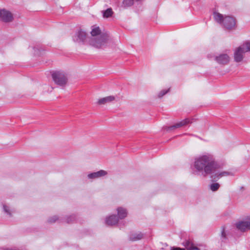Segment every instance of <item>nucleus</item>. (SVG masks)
I'll list each match as a JSON object with an SVG mask.
<instances>
[{
	"mask_svg": "<svg viewBox=\"0 0 250 250\" xmlns=\"http://www.w3.org/2000/svg\"><path fill=\"white\" fill-rule=\"evenodd\" d=\"M192 173L195 175L207 177L210 175L213 181L231 175L228 171L216 172V164L213 156L210 154H206L196 157L191 166Z\"/></svg>",
	"mask_w": 250,
	"mask_h": 250,
	"instance_id": "nucleus-1",
	"label": "nucleus"
},
{
	"mask_svg": "<svg viewBox=\"0 0 250 250\" xmlns=\"http://www.w3.org/2000/svg\"><path fill=\"white\" fill-rule=\"evenodd\" d=\"M91 34L92 37L89 38L88 44L98 48L104 46L109 38L107 34H102L100 27L96 25L91 27Z\"/></svg>",
	"mask_w": 250,
	"mask_h": 250,
	"instance_id": "nucleus-2",
	"label": "nucleus"
},
{
	"mask_svg": "<svg viewBox=\"0 0 250 250\" xmlns=\"http://www.w3.org/2000/svg\"><path fill=\"white\" fill-rule=\"evenodd\" d=\"M213 17L216 22L222 24L226 29H232L235 25V20L232 17H224L223 15L214 12L213 13Z\"/></svg>",
	"mask_w": 250,
	"mask_h": 250,
	"instance_id": "nucleus-3",
	"label": "nucleus"
},
{
	"mask_svg": "<svg viewBox=\"0 0 250 250\" xmlns=\"http://www.w3.org/2000/svg\"><path fill=\"white\" fill-rule=\"evenodd\" d=\"M89 40L87 33L81 27L77 28L72 35L73 41L79 45L88 44Z\"/></svg>",
	"mask_w": 250,
	"mask_h": 250,
	"instance_id": "nucleus-4",
	"label": "nucleus"
},
{
	"mask_svg": "<svg viewBox=\"0 0 250 250\" xmlns=\"http://www.w3.org/2000/svg\"><path fill=\"white\" fill-rule=\"evenodd\" d=\"M191 121L189 118H186L185 120L176 123L174 125L170 126H166L164 127V129L167 131H168L171 130H173L177 128H179L182 126L186 125H187L191 123Z\"/></svg>",
	"mask_w": 250,
	"mask_h": 250,
	"instance_id": "nucleus-5",
	"label": "nucleus"
},
{
	"mask_svg": "<svg viewBox=\"0 0 250 250\" xmlns=\"http://www.w3.org/2000/svg\"><path fill=\"white\" fill-rule=\"evenodd\" d=\"M13 19L12 13L4 9L0 11V20L5 22H9Z\"/></svg>",
	"mask_w": 250,
	"mask_h": 250,
	"instance_id": "nucleus-6",
	"label": "nucleus"
},
{
	"mask_svg": "<svg viewBox=\"0 0 250 250\" xmlns=\"http://www.w3.org/2000/svg\"><path fill=\"white\" fill-rule=\"evenodd\" d=\"M51 75L53 80L56 84L61 86H62V72L53 71Z\"/></svg>",
	"mask_w": 250,
	"mask_h": 250,
	"instance_id": "nucleus-7",
	"label": "nucleus"
},
{
	"mask_svg": "<svg viewBox=\"0 0 250 250\" xmlns=\"http://www.w3.org/2000/svg\"><path fill=\"white\" fill-rule=\"evenodd\" d=\"M246 52L244 50L243 46L241 45L238 47L234 52V59L235 62H240L243 59V54Z\"/></svg>",
	"mask_w": 250,
	"mask_h": 250,
	"instance_id": "nucleus-8",
	"label": "nucleus"
},
{
	"mask_svg": "<svg viewBox=\"0 0 250 250\" xmlns=\"http://www.w3.org/2000/svg\"><path fill=\"white\" fill-rule=\"evenodd\" d=\"M238 229L245 231L250 229V217L245 221L240 222L236 224Z\"/></svg>",
	"mask_w": 250,
	"mask_h": 250,
	"instance_id": "nucleus-9",
	"label": "nucleus"
},
{
	"mask_svg": "<svg viewBox=\"0 0 250 250\" xmlns=\"http://www.w3.org/2000/svg\"><path fill=\"white\" fill-rule=\"evenodd\" d=\"M214 60L220 64L225 65L229 61V58L226 54H220L219 56H214Z\"/></svg>",
	"mask_w": 250,
	"mask_h": 250,
	"instance_id": "nucleus-10",
	"label": "nucleus"
},
{
	"mask_svg": "<svg viewBox=\"0 0 250 250\" xmlns=\"http://www.w3.org/2000/svg\"><path fill=\"white\" fill-rule=\"evenodd\" d=\"M145 237V234L141 232H131L128 236L129 240L131 241H136L140 240L143 239Z\"/></svg>",
	"mask_w": 250,
	"mask_h": 250,
	"instance_id": "nucleus-11",
	"label": "nucleus"
},
{
	"mask_svg": "<svg viewBox=\"0 0 250 250\" xmlns=\"http://www.w3.org/2000/svg\"><path fill=\"white\" fill-rule=\"evenodd\" d=\"M107 172L104 170H100L98 171L91 173L87 175V177L90 179H95L103 177L107 175Z\"/></svg>",
	"mask_w": 250,
	"mask_h": 250,
	"instance_id": "nucleus-12",
	"label": "nucleus"
},
{
	"mask_svg": "<svg viewBox=\"0 0 250 250\" xmlns=\"http://www.w3.org/2000/svg\"><path fill=\"white\" fill-rule=\"evenodd\" d=\"M115 100V97L114 96H109L100 99L98 100L97 104L100 105L105 104L107 103H111Z\"/></svg>",
	"mask_w": 250,
	"mask_h": 250,
	"instance_id": "nucleus-13",
	"label": "nucleus"
},
{
	"mask_svg": "<svg viewBox=\"0 0 250 250\" xmlns=\"http://www.w3.org/2000/svg\"><path fill=\"white\" fill-rule=\"evenodd\" d=\"M183 245L185 247L187 250H200L189 240H186L183 242Z\"/></svg>",
	"mask_w": 250,
	"mask_h": 250,
	"instance_id": "nucleus-14",
	"label": "nucleus"
},
{
	"mask_svg": "<svg viewBox=\"0 0 250 250\" xmlns=\"http://www.w3.org/2000/svg\"><path fill=\"white\" fill-rule=\"evenodd\" d=\"M118 222V219L115 215H111L105 220L106 224L108 226H113Z\"/></svg>",
	"mask_w": 250,
	"mask_h": 250,
	"instance_id": "nucleus-15",
	"label": "nucleus"
},
{
	"mask_svg": "<svg viewBox=\"0 0 250 250\" xmlns=\"http://www.w3.org/2000/svg\"><path fill=\"white\" fill-rule=\"evenodd\" d=\"M118 215L119 217L122 219L125 218L127 215V211L126 209L120 207L117 208Z\"/></svg>",
	"mask_w": 250,
	"mask_h": 250,
	"instance_id": "nucleus-16",
	"label": "nucleus"
},
{
	"mask_svg": "<svg viewBox=\"0 0 250 250\" xmlns=\"http://www.w3.org/2000/svg\"><path fill=\"white\" fill-rule=\"evenodd\" d=\"M103 16L104 18H108L110 17L113 14V11L111 8H108L105 11H103Z\"/></svg>",
	"mask_w": 250,
	"mask_h": 250,
	"instance_id": "nucleus-17",
	"label": "nucleus"
},
{
	"mask_svg": "<svg viewBox=\"0 0 250 250\" xmlns=\"http://www.w3.org/2000/svg\"><path fill=\"white\" fill-rule=\"evenodd\" d=\"M76 220V216L74 214L66 217L65 221L67 223H71L74 222Z\"/></svg>",
	"mask_w": 250,
	"mask_h": 250,
	"instance_id": "nucleus-18",
	"label": "nucleus"
},
{
	"mask_svg": "<svg viewBox=\"0 0 250 250\" xmlns=\"http://www.w3.org/2000/svg\"><path fill=\"white\" fill-rule=\"evenodd\" d=\"M227 235H228V233L225 231V228L223 227L222 229L221 236V239L222 240V241H226V240L227 239Z\"/></svg>",
	"mask_w": 250,
	"mask_h": 250,
	"instance_id": "nucleus-19",
	"label": "nucleus"
},
{
	"mask_svg": "<svg viewBox=\"0 0 250 250\" xmlns=\"http://www.w3.org/2000/svg\"><path fill=\"white\" fill-rule=\"evenodd\" d=\"M242 45L246 52L250 51V41L246 42Z\"/></svg>",
	"mask_w": 250,
	"mask_h": 250,
	"instance_id": "nucleus-20",
	"label": "nucleus"
},
{
	"mask_svg": "<svg viewBox=\"0 0 250 250\" xmlns=\"http://www.w3.org/2000/svg\"><path fill=\"white\" fill-rule=\"evenodd\" d=\"M220 187V185L218 183H215L210 185V188L213 191H215L218 189Z\"/></svg>",
	"mask_w": 250,
	"mask_h": 250,
	"instance_id": "nucleus-21",
	"label": "nucleus"
},
{
	"mask_svg": "<svg viewBox=\"0 0 250 250\" xmlns=\"http://www.w3.org/2000/svg\"><path fill=\"white\" fill-rule=\"evenodd\" d=\"M59 218L57 216L54 215L49 217L47 220V222L50 224H52L56 222L58 220Z\"/></svg>",
	"mask_w": 250,
	"mask_h": 250,
	"instance_id": "nucleus-22",
	"label": "nucleus"
},
{
	"mask_svg": "<svg viewBox=\"0 0 250 250\" xmlns=\"http://www.w3.org/2000/svg\"><path fill=\"white\" fill-rule=\"evenodd\" d=\"M3 208L4 211L8 214L10 216H11V213L10 211L9 208L5 205H3Z\"/></svg>",
	"mask_w": 250,
	"mask_h": 250,
	"instance_id": "nucleus-23",
	"label": "nucleus"
},
{
	"mask_svg": "<svg viewBox=\"0 0 250 250\" xmlns=\"http://www.w3.org/2000/svg\"><path fill=\"white\" fill-rule=\"evenodd\" d=\"M169 91V89L167 90H162L158 94V97L159 98L162 97L163 96H164L166 94H167Z\"/></svg>",
	"mask_w": 250,
	"mask_h": 250,
	"instance_id": "nucleus-24",
	"label": "nucleus"
},
{
	"mask_svg": "<svg viewBox=\"0 0 250 250\" xmlns=\"http://www.w3.org/2000/svg\"><path fill=\"white\" fill-rule=\"evenodd\" d=\"M68 78L66 74H63V86L67 83Z\"/></svg>",
	"mask_w": 250,
	"mask_h": 250,
	"instance_id": "nucleus-25",
	"label": "nucleus"
},
{
	"mask_svg": "<svg viewBox=\"0 0 250 250\" xmlns=\"http://www.w3.org/2000/svg\"><path fill=\"white\" fill-rule=\"evenodd\" d=\"M170 250H185V249L181 248L179 247H172L170 248Z\"/></svg>",
	"mask_w": 250,
	"mask_h": 250,
	"instance_id": "nucleus-26",
	"label": "nucleus"
},
{
	"mask_svg": "<svg viewBox=\"0 0 250 250\" xmlns=\"http://www.w3.org/2000/svg\"><path fill=\"white\" fill-rule=\"evenodd\" d=\"M33 49L35 50V49H36V47H34L33 48Z\"/></svg>",
	"mask_w": 250,
	"mask_h": 250,
	"instance_id": "nucleus-27",
	"label": "nucleus"
}]
</instances>
